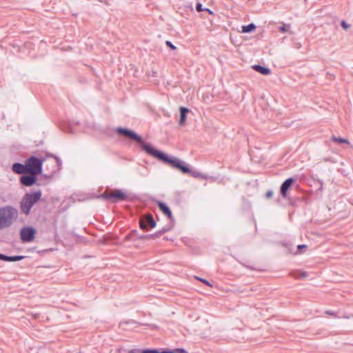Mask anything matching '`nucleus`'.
Here are the masks:
<instances>
[{"mask_svg": "<svg viewBox=\"0 0 353 353\" xmlns=\"http://www.w3.org/2000/svg\"><path fill=\"white\" fill-rule=\"evenodd\" d=\"M143 150L145 151L150 156L154 157L158 159L162 160L165 163H170L172 168H177L181 170L183 173H190L191 175L195 178H201L205 179H207L208 178L207 175L203 174L198 171H192L187 165H185V163L181 161L180 159L175 157H169L162 152L157 150L156 149L153 148L149 144H143Z\"/></svg>", "mask_w": 353, "mask_h": 353, "instance_id": "obj_1", "label": "nucleus"}, {"mask_svg": "<svg viewBox=\"0 0 353 353\" xmlns=\"http://www.w3.org/2000/svg\"><path fill=\"white\" fill-rule=\"evenodd\" d=\"M19 212L12 205L0 207V230L10 228L17 219Z\"/></svg>", "mask_w": 353, "mask_h": 353, "instance_id": "obj_2", "label": "nucleus"}, {"mask_svg": "<svg viewBox=\"0 0 353 353\" xmlns=\"http://www.w3.org/2000/svg\"><path fill=\"white\" fill-rule=\"evenodd\" d=\"M41 198L40 190L26 193L22 198L20 203L21 211L23 214L28 215L33 205Z\"/></svg>", "mask_w": 353, "mask_h": 353, "instance_id": "obj_3", "label": "nucleus"}, {"mask_svg": "<svg viewBox=\"0 0 353 353\" xmlns=\"http://www.w3.org/2000/svg\"><path fill=\"white\" fill-rule=\"evenodd\" d=\"M26 163L28 174L37 175L41 172L42 160L32 156L26 161Z\"/></svg>", "mask_w": 353, "mask_h": 353, "instance_id": "obj_4", "label": "nucleus"}, {"mask_svg": "<svg viewBox=\"0 0 353 353\" xmlns=\"http://www.w3.org/2000/svg\"><path fill=\"white\" fill-rule=\"evenodd\" d=\"M117 132L132 140H134L137 143H141V148H143V144H147L146 143H143L142 138L132 130L123 128H118L117 129ZM142 149L143 150V148Z\"/></svg>", "mask_w": 353, "mask_h": 353, "instance_id": "obj_5", "label": "nucleus"}, {"mask_svg": "<svg viewBox=\"0 0 353 353\" xmlns=\"http://www.w3.org/2000/svg\"><path fill=\"white\" fill-rule=\"evenodd\" d=\"M103 196L107 199L112 200L113 202L124 201L127 199V195L120 190L105 192Z\"/></svg>", "mask_w": 353, "mask_h": 353, "instance_id": "obj_6", "label": "nucleus"}, {"mask_svg": "<svg viewBox=\"0 0 353 353\" xmlns=\"http://www.w3.org/2000/svg\"><path fill=\"white\" fill-rule=\"evenodd\" d=\"M36 230L32 227H25L21 229L20 235L23 242H31L34 238Z\"/></svg>", "mask_w": 353, "mask_h": 353, "instance_id": "obj_7", "label": "nucleus"}, {"mask_svg": "<svg viewBox=\"0 0 353 353\" xmlns=\"http://www.w3.org/2000/svg\"><path fill=\"white\" fill-rule=\"evenodd\" d=\"M148 226L151 228L156 226V222L151 214H147L140 220V228L141 229L146 230Z\"/></svg>", "mask_w": 353, "mask_h": 353, "instance_id": "obj_8", "label": "nucleus"}, {"mask_svg": "<svg viewBox=\"0 0 353 353\" xmlns=\"http://www.w3.org/2000/svg\"><path fill=\"white\" fill-rule=\"evenodd\" d=\"M36 175H23L20 178L21 183L26 186H31L36 182Z\"/></svg>", "mask_w": 353, "mask_h": 353, "instance_id": "obj_9", "label": "nucleus"}, {"mask_svg": "<svg viewBox=\"0 0 353 353\" xmlns=\"http://www.w3.org/2000/svg\"><path fill=\"white\" fill-rule=\"evenodd\" d=\"M294 183V179L292 178H289L286 179L281 186V194L283 197H285L287 195V191L290 189L292 185Z\"/></svg>", "mask_w": 353, "mask_h": 353, "instance_id": "obj_10", "label": "nucleus"}, {"mask_svg": "<svg viewBox=\"0 0 353 353\" xmlns=\"http://www.w3.org/2000/svg\"><path fill=\"white\" fill-rule=\"evenodd\" d=\"M12 171L17 174L28 173L26 163L24 165L16 163L12 165Z\"/></svg>", "mask_w": 353, "mask_h": 353, "instance_id": "obj_11", "label": "nucleus"}, {"mask_svg": "<svg viewBox=\"0 0 353 353\" xmlns=\"http://www.w3.org/2000/svg\"><path fill=\"white\" fill-rule=\"evenodd\" d=\"M252 68L263 75H269L271 73L270 68L259 65H254Z\"/></svg>", "mask_w": 353, "mask_h": 353, "instance_id": "obj_12", "label": "nucleus"}, {"mask_svg": "<svg viewBox=\"0 0 353 353\" xmlns=\"http://www.w3.org/2000/svg\"><path fill=\"white\" fill-rule=\"evenodd\" d=\"M158 205L160 210L163 212L164 214H165L168 216L169 219H171L172 218V212L166 204L162 202H159Z\"/></svg>", "mask_w": 353, "mask_h": 353, "instance_id": "obj_13", "label": "nucleus"}, {"mask_svg": "<svg viewBox=\"0 0 353 353\" xmlns=\"http://www.w3.org/2000/svg\"><path fill=\"white\" fill-rule=\"evenodd\" d=\"M24 256H8L2 254H0V259L5 261H18L23 259Z\"/></svg>", "mask_w": 353, "mask_h": 353, "instance_id": "obj_14", "label": "nucleus"}, {"mask_svg": "<svg viewBox=\"0 0 353 353\" xmlns=\"http://www.w3.org/2000/svg\"><path fill=\"white\" fill-rule=\"evenodd\" d=\"M189 112V110L187 108L181 107L180 108L181 117L179 121L180 125H184L186 121V114Z\"/></svg>", "mask_w": 353, "mask_h": 353, "instance_id": "obj_15", "label": "nucleus"}, {"mask_svg": "<svg viewBox=\"0 0 353 353\" xmlns=\"http://www.w3.org/2000/svg\"><path fill=\"white\" fill-rule=\"evenodd\" d=\"M256 28V26L254 23H250L248 26H242V32L244 33L250 32L253 31Z\"/></svg>", "mask_w": 353, "mask_h": 353, "instance_id": "obj_16", "label": "nucleus"}, {"mask_svg": "<svg viewBox=\"0 0 353 353\" xmlns=\"http://www.w3.org/2000/svg\"><path fill=\"white\" fill-rule=\"evenodd\" d=\"M331 139H332V141H333L334 142H338L340 143H346V144L350 143V142L347 139H344V138L336 137L335 136H332Z\"/></svg>", "mask_w": 353, "mask_h": 353, "instance_id": "obj_17", "label": "nucleus"}, {"mask_svg": "<svg viewBox=\"0 0 353 353\" xmlns=\"http://www.w3.org/2000/svg\"><path fill=\"white\" fill-rule=\"evenodd\" d=\"M293 276L295 279H303L307 276V273L306 272H297L293 274Z\"/></svg>", "mask_w": 353, "mask_h": 353, "instance_id": "obj_18", "label": "nucleus"}, {"mask_svg": "<svg viewBox=\"0 0 353 353\" xmlns=\"http://www.w3.org/2000/svg\"><path fill=\"white\" fill-rule=\"evenodd\" d=\"M290 27V25H285L283 24L282 26L279 28V30L282 32H285L288 30V28Z\"/></svg>", "mask_w": 353, "mask_h": 353, "instance_id": "obj_19", "label": "nucleus"}, {"mask_svg": "<svg viewBox=\"0 0 353 353\" xmlns=\"http://www.w3.org/2000/svg\"><path fill=\"white\" fill-rule=\"evenodd\" d=\"M143 353H159L157 350H143Z\"/></svg>", "mask_w": 353, "mask_h": 353, "instance_id": "obj_20", "label": "nucleus"}, {"mask_svg": "<svg viewBox=\"0 0 353 353\" xmlns=\"http://www.w3.org/2000/svg\"><path fill=\"white\" fill-rule=\"evenodd\" d=\"M165 43H166V45H167L168 46H169V47H170L171 49H172V50H175V49L176 48V46H174V45L172 43V42H171V41H166Z\"/></svg>", "mask_w": 353, "mask_h": 353, "instance_id": "obj_21", "label": "nucleus"}, {"mask_svg": "<svg viewBox=\"0 0 353 353\" xmlns=\"http://www.w3.org/2000/svg\"><path fill=\"white\" fill-rule=\"evenodd\" d=\"M341 27L343 29L347 30L350 27V25L347 24L345 21H341Z\"/></svg>", "mask_w": 353, "mask_h": 353, "instance_id": "obj_22", "label": "nucleus"}, {"mask_svg": "<svg viewBox=\"0 0 353 353\" xmlns=\"http://www.w3.org/2000/svg\"><path fill=\"white\" fill-rule=\"evenodd\" d=\"M128 353H143V350L141 349H132L130 350Z\"/></svg>", "mask_w": 353, "mask_h": 353, "instance_id": "obj_23", "label": "nucleus"}, {"mask_svg": "<svg viewBox=\"0 0 353 353\" xmlns=\"http://www.w3.org/2000/svg\"><path fill=\"white\" fill-rule=\"evenodd\" d=\"M325 314H328V315H330V316H334V317H337L336 314L334 312L331 311V310H327V311L325 312Z\"/></svg>", "mask_w": 353, "mask_h": 353, "instance_id": "obj_24", "label": "nucleus"}, {"mask_svg": "<svg viewBox=\"0 0 353 353\" xmlns=\"http://www.w3.org/2000/svg\"><path fill=\"white\" fill-rule=\"evenodd\" d=\"M273 196V192L272 190H268L265 196L267 199H270Z\"/></svg>", "mask_w": 353, "mask_h": 353, "instance_id": "obj_25", "label": "nucleus"}, {"mask_svg": "<svg viewBox=\"0 0 353 353\" xmlns=\"http://www.w3.org/2000/svg\"><path fill=\"white\" fill-rule=\"evenodd\" d=\"M196 279H199V281H201V282H203V283L206 284L207 285L211 286V284L207 280H205L204 279L198 278V277H196Z\"/></svg>", "mask_w": 353, "mask_h": 353, "instance_id": "obj_26", "label": "nucleus"}, {"mask_svg": "<svg viewBox=\"0 0 353 353\" xmlns=\"http://www.w3.org/2000/svg\"><path fill=\"white\" fill-rule=\"evenodd\" d=\"M175 352L187 353L186 350L182 348H177L174 350Z\"/></svg>", "mask_w": 353, "mask_h": 353, "instance_id": "obj_27", "label": "nucleus"}, {"mask_svg": "<svg viewBox=\"0 0 353 353\" xmlns=\"http://www.w3.org/2000/svg\"><path fill=\"white\" fill-rule=\"evenodd\" d=\"M196 10L198 12L203 11L202 5L201 3H197V5H196Z\"/></svg>", "mask_w": 353, "mask_h": 353, "instance_id": "obj_28", "label": "nucleus"}, {"mask_svg": "<svg viewBox=\"0 0 353 353\" xmlns=\"http://www.w3.org/2000/svg\"><path fill=\"white\" fill-rule=\"evenodd\" d=\"M157 72L156 71H154V70H152L151 73L149 74L150 77H157Z\"/></svg>", "mask_w": 353, "mask_h": 353, "instance_id": "obj_29", "label": "nucleus"}, {"mask_svg": "<svg viewBox=\"0 0 353 353\" xmlns=\"http://www.w3.org/2000/svg\"><path fill=\"white\" fill-rule=\"evenodd\" d=\"M159 353H176L174 351H171V350H165V351H162V352H159Z\"/></svg>", "mask_w": 353, "mask_h": 353, "instance_id": "obj_30", "label": "nucleus"}, {"mask_svg": "<svg viewBox=\"0 0 353 353\" xmlns=\"http://www.w3.org/2000/svg\"><path fill=\"white\" fill-rule=\"evenodd\" d=\"M307 246L305 245H298L297 248L299 250H300L301 249L305 248Z\"/></svg>", "mask_w": 353, "mask_h": 353, "instance_id": "obj_31", "label": "nucleus"}, {"mask_svg": "<svg viewBox=\"0 0 353 353\" xmlns=\"http://www.w3.org/2000/svg\"><path fill=\"white\" fill-rule=\"evenodd\" d=\"M297 47L300 48L301 47V44L297 45Z\"/></svg>", "mask_w": 353, "mask_h": 353, "instance_id": "obj_32", "label": "nucleus"}, {"mask_svg": "<svg viewBox=\"0 0 353 353\" xmlns=\"http://www.w3.org/2000/svg\"><path fill=\"white\" fill-rule=\"evenodd\" d=\"M297 47L300 48L301 47V44L297 45Z\"/></svg>", "mask_w": 353, "mask_h": 353, "instance_id": "obj_33", "label": "nucleus"}]
</instances>
